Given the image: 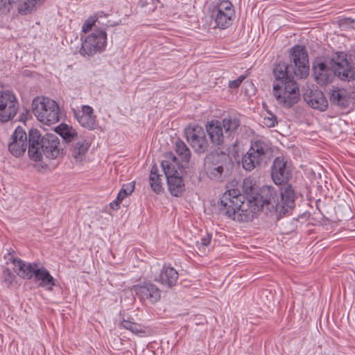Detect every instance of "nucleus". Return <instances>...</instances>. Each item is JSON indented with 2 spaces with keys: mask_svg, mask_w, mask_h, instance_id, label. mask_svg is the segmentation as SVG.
Instances as JSON below:
<instances>
[{
  "mask_svg": "<svg viewBox=\"0 0 355 355\" xmlns=\"http://www.w3.org/2000/svg\"><path fill=\"white\" fill-rule=\"evenodd\" d=\"M295 206V193L290 185L280 189V200L272 187H263L259 193L245 200L239 189L225 191L220 199V210L234 220L248 222L261 209L275 213L277 218L291 212Z\"/></svg>",
  "mask_w": 355,
  "mask_h": 355,
  "instance_id": "obj_1",
  "label": "nucleus"
},
{
  "mask_svg": "<svg viewBox=\"0 0 355 355\" xmlns=\"http://www.w3.org/2000/svg\"><path fill=\"white\" fill-rule=\"evenodd\" d=\"M313 75L318 83L325 85L333 78V75L343 81L355 80V67L347 60L343 51H337L326 62H318L313 67Z\"/></svg>",
  "mask_w": 355,
  "mask_h": 355,
  "instance_id": "obj_2",
  "label": "nucleus"
},
{
  "mask_svg": "<svg viewBox=\"0 0 355 355\" xmlns=\"http://www.w3.org/2000/svg\"><path fill=\"white\" fill-rule=\"evenodd\" d=\"M28 155L34 161L42 160L45 156L50 159H56L62 154L60 139L53 134H46L42 137L37 130H31L28 133Z\"/></svg>",
  "mask_w": 355,
  "mask_h": 355,
  "instance_id": "obj_3",
  "label": "nucleus"
},
{
  "mask_svg": "<svg viewBox=\"0 0 355 355\" xmlns=\"http://www.w3.org/2000/svg\"><path fill=\"white\" fill-rule=\"evenodd\" d=\"M272 155L270 145L262 140H256L251 144L250 148L242 159L245 170L252 171L257 166L266 165Z\"/></svg>",
  "mask_w": 355,
  "mask_h": 355,
  "instance_id": "obj_4",
  "label": "nucleus"
},
{
  "mask_svg": "<svg viewBox=\"0 0 355 355\" xmlns=\"http://www.w3.org/2000/svg\"><path fill=\"white\" fill-rule=\"evenodd\" d=\"M34 115L41 122L51 125L60 119V109L57 103L47 97L37 96L32 102Z\"/></svg>",
  "mask_w": 355,
  "mask_h": 355,
  "instance_id": "obj_5",
  "label": "nucleus"
},
{
  "mask_svg": "<svg viewBox=\"0 0 355 355\" xmlns=\"http://www.w3.org/2000/svg\"><path fill=\"white\" fill-rule=\"evenodd\" d=\"M273 95L279 105L290 108L300 99L298 85L295 80H282L274 83Z\"/></svg>",
  "mask_w": 355,
  "mask_h": 355,
  "instance_id": "obj_6",
  "label": "nucleus"
},
{
  "mask_svg": "<svg viewBox=\"0 0 355 355\" xmlns=\"http://www.w3.org/2000/svg\"><path fill=\"white\" fill-rule=\"evenodd\" d=\"M229 162V156L223 152H211L204 159V170L212 180L220 182L224 168Z\"/></svg>",
  "mask_w": 355,
  "mask_h": 355,
  "instance_id": "obj_7",
  "label": "nucleus"
},
{
  "mask_svg": "<svg viewBox=\"0 0 355 355\" xmlns=\"http://www.w3.org/2000/svg\"><path fill=\"white\" fill-rule=\"evenodd\" d=\"M107 44V33L104 29L94 28L82 43L80 54L84 57H92L103 52Z\"/></svg>",
  "mask_w": 355,
  "mask_h": 355,
  "instance_id": "obj_8",
  "label": "nucleus"
},
{
  "mask_svg": "<svg viewBox=\"0 0 355 355\" xmlns=\"http://www.w3.org/2000/svg\"><path fill=\"white\" fill-rule=\"evenodd\" d=\"M293 75L299 78H304L309 75V61L307 51L302 45H295L289 52Z\"/></svg>",
  "mask_w": 355,
  "mask_h": 355,
  "instance_id": "obj_9",
  "label": "nucleus"
},
{
  "mask_svg": "<svg viewBox=\"0 0 355 355\" xmlns=\"http://www.w3.org/2000/svg\"><path fill=\"white\" fill-rule=\"evenodd\" d=\"M186 139L194 151L198 154L205 153L209 143L203 128L199 125H189L184 130Z\"/></svg>",
  "mask_w": 355,
  "mask_h": 355,
  "instance_id": "obj_10",
  "label": "nucleus"
},
{
  "mask_svg": "<svg viewBox=\"0 0 355 355\" xmlns=\"http://www.w3.org/2000/svg\"><path fill=\"white\" fill-rule=\"evenodd\" d=\"M19 103L13 92L5 90L0 92V121H11L17 114Z\"/></svg>",
  "mask_w": 355,
  "mask_h": 355,
  "instance_id": "obj_11",
  "label": "nucleus"
},
{
  "mask_svg": "<svg viewBox=\"0 0 355 355\" xmlns=\"http://www.w3.org/2000/svg\"><path fill=\"white\" fill-rule=\"evenodd\" d=\"M132 291L140 300L147 301L150 304L157 303L161 298V290L150 282L134 285Z\"/></svg>",
  "mask_w": 355,
  "mask_h": 355,
  "instance_id": "obj_12",
  "label": "nucleus"
},
{
  "mask_svg": "<svg viewBox=\"0 0 355 355\" xmlns=\"http://www.w3.org/2000/svg\"><path fill=\"white\" fill-rule=\"evenodd\" d=\"M72 113L78 123L88 130H94L98 127L97 116L92 107L83 105L81 110L72 108Z\"/></svg>",
  "mask_w": 355,
  "mask_h": 355,
  "instance_id": "obj_13",
  "label": "nucleus"
},
{
  "mask_svg": "<svg viewBox=\"0 0 355 355\" xmlns=\"http://www.w3.org/2000/svg\"><path fill=\"white\" fill-rule=\"evenodd\" d=\"M271 175L274 182L276 184H284L291 178V171L287 166L286 162L284 158L277 157L272 164L271 168ZM291 187L292 186L289 184Z\"/></svg>",
  "mask_w": 355,
  "mask_h": 355,
  "instance_id": "obj_14",
  "label": "nucleus"
},
{
  "mask_svg": "<svg viewBox=\"0 0 355 355\" xmlns=\"http://www.w3.org/2000/svg\"><path fill=\"white\" fill-rule=\"evenodd\" d=\"M12 141L8 145V150L12 155L19 157L27 148V135L24 130L17 127L11 136Z\"/></svg>",
  "mask_w": 355,
  "mask_h": 355,
  "instance_id": "obj_15",
  "label": "nucleus"
},
{
  "mask_svg": "<svg viewBox=\"0 0 355 355\" xmlns=\"http://www.w3.org/2000/svg\"><path fill=\"white\" fill-rule=\"evenodd\" d=\"M329 94L330 103L340 109L348 107L353 99L352 93L345 88L334 87Z\"/></svg>",
  "mask_w": 355,
  "mask_h": 355,
  "instance_id": "obj_16",
  "label": "nucleus"
},
{
  "mask_svg": "<svg viewBox=\"0 0 355 355\" xmlns=\"http://www.w3.org/2000/svg\"><path fill=\"white\" fill-rule=\"evenodd\" d=\"M205 128L211 144L220 148L223 144L225 140L221 121L211 120L207 123Z\"/></svg>",
  "mask_w": 355,
  "mask_h": 355,
  "instance_id": "obj_17",
  "label": "nucleus"
},
{
  "mask_svg": "<svg viewBox=\"0 0 355 355\" xmlns=\"http://www.w3.org/2000/svg\"><path fill=\"white\" fill-rule=\"evenodd\" d=\"M11 261L15 265V271L17 275L26 279H31L34 277L38 265L35 263H26L21 259L12 258Z\"/></svg>",
  "mask_w": 355,
  "mask_h": 355,
  "instance_id": "obj_18",
  "label": "nucleus"
},
{
  "mask_svg": "<svg viewBox=\"0 0 355 355\" xmlns=\"http://www.w3.org/2000/svg\"><path fill=\"white\" fill-rule=\"evenodd\" d=\"M307 103L313 108L324 111L328 107V101L322 92L320 90H311L304 97Z\"/></svg>",
  "mask_w": 355,
  "mask_h": 355,
  "instance_id": "obj_19",
  "label": "nucleus"
},
{
  "mask_svg": "<svg viewBox=\"0 0 355 355\" xmlns=\"http://www.w3.org/2000/svg\"><path fill=\"white\" fill-rule=\"evenodd\" d=\"M89 147L90 143L83 138L78 139L71 145L70 153L76 163L83 162Z\"/></svg>",
  "mask_w": 355,
  "mask_h": 355,
  "instance_id": "obj_20",
  "label": "nucleus"
},
{
  "mask_svg": "<svg viewBox=\"0 0 355 355\" xmlns=\"http://www.w3.org/2000/svg\"><path fill=\"white\" fill-rule=\"evenodd\" d=\"M178 277V272L174 268L164 265L160 271L157 281L163 285L171 288L176 284Z\"/></svg>",
  "mask_w": 355,
  "mask_h": 355,
  "instance_id": "obj_21",
  "label": "nucleus"
},
{
  "mask_svg": "<svg viewBox=\"0 0 355 355\" xmlns=\"http://www.w3.org/2000/svg\"><path fill=\"white\" fill-rule=\"evenodd\" d=\"M35 281L39 282V286L45 288L49 291H53V287L56 285L55 279L45 268H38L34 275Z\"/></svg>",
  "mask_w": 355,
  "mask_h": 355,
  "instance_id": "obj_22",
  "label": "nucleus"
},
{
  "mask_svg": "<svg viewBox=\"0 0 355 355\" xmlns=\"http://www.w3.org/2000/svg\"><path fill=\"white\" fill-rule=\"evenodd\" d=\"M291 69H292V64L291 66H288L285 63H279L276 64L273 69V73L276 78L275 83H280L283 80H294L293 79V71H290Z\"/></svg>",
  "mask_w": 355,
  "mask_h": 355,
  "instance_id": "obj_23",
  "label": "nucleus"
},
{
  "mask_svg": "<svg viewBox=\"0 0 355 355\" xmlns=\"http://www.w3.org/2000/svg\"><path fill=\"white\" fill-rule=\"evenodd\" d=\"M162 166L166 179L179 175L178 171V162L176 157L173 153L167 155L166 159L162 162Z\"/></svg>",
  "mask_w": 355,
  "mask_h": 355,
  "instance_id": "obj_24",
  "label": "nucleus"
},
{
  "mask_svg": "<svg viewBox=\"0 0 355 355\" xmlns=\"http://www.w3.org/2000/svg\"><path fill=\"white\" fill-rule=\"evenodd\" d=\"M44 2L45 0H24L19 4L18 12L21 15H30L35 12Z\"/></svg>",
  "mask_w": 355,
  "mask_h": 355,
  "instance_id": "obj_25",
  "label": "nucleus"
},
{
  "mask_svg": "<svg viewBox=\"0 0 355 355\" xmlns=\"http://www.w3.org/2000/svg\"><path fill=\"white\" fill-rule=\"evenodd\" d=\"M55 132L67 143L74 141L78 139L76 130L66 123H62L56 127Z\"/></svg>",
  "mask_w": 355,
  "mask_h": 355,
  "instance_id": "obj_26",
  "label": "nucleus"
},
{
  "mask_svg": "<svg viewBox=\"0 0 355 355\" xmlns=\"http://www.w3.org/2000/svg\"><path fill=\"white\" fill-rule=\"evenodd\" d=\"M170 193L176 197L180 196L185 190L182 178L178 175L167 178Z\"/></svg>",
  "mask_w": 355,
  "mask_h": 355,
  "instance_id": "obj_27",
  "label": "nucleus"
},
{
  "mask_svg": "<svg viewBox=\"0 0 355 355\" xmlns=\"http://www.w3.org/2000/svg\"><path fill=\"white\" fill-rule=\"evenodd\" d=\"M211 17L215 21L216 27L225 29L232 24L234 15L213 10Z\"/></svg>",
  "mask_w": 355,
  "mask_h": 355,
  "instance_id": "obj_28",
  "label": "nucleus"
},
{
  "mask_svg": "<svg viewBox=\"0 0 355 355\" xmlns=\"http://www.w3.org/2000/svg\"><path fill=\"white\" fill-rule=\"evenodd\" d=\"M222 126L225 129V132L230 136L234 135L241 125V121L239 118L235 116H228L221 121Z\"/></svg>",
  "mask_w": 355,
  "mask_h": 355,
  "instance_id": "obj_29",
  "label": "nucleus"
},
{
  "mask_svg": "<svg viewBox=\"0 0 355 355\" xmlns=\"http://www.w3.org/2000/svg\"><path fill=\"white\" fill-rule=\"evenodd\" d=\"M149 182L151 189L156 193H160L164 188L162 184L161 175L158 173V168L156 165L152 166L149 177Z\"/></svg>",
  "mask_w": 355,
  "mask_h": 355,
  "instance_id": "obj_30",
  "label": "nucleus"
},
{
  "mask_svg": "<svg viewBox=\"0 0 355 355\" xmlns=\"http://www.w3.org/2000/svg\"><path fill=\"white\" fill-rule=\"evenodd\" d=\"M121 326L139 336H144L146 334V328L144 326L133 322L123 320L121 322Z\"/></svg>",
  "mask_w": 355,
  "mask_h": 355,
  "instance_id": "obj_31",
  "label": "nucleus"
},
{
  "mask_svg": "<svg viewBox=\"0 0 355 355\" xmlns=\"http://www.w3.org/2000/svg\"><path fill=\"white\" fill-rule=\"evenodd\" d=\"M175 152L183 162H188L189 161L191 158V151L183 141L178 140L176 141Z\"/></svg>",
  "mask_w": 355,
  "mask_h": 355,
  "instance_id": "obj_32",
  "label": "nucleus"
},
{
  "mask_svg": "<svg viewBox=\"0 0 355 355\" xmlns=\"http://www.w3.org/2000/svg\"><path fill=\"white\" fill-rule=\"evenodd\" d=\"M213 10L232 15H235L234 6L229 0H220Z\"/></svg>",
  "mask_w": 355,
  "mask_h": 355,
  "instance_id": "obj_33",
  "label": "nucleus"
},
{
  "mask_svg": "<svg viewBox=\"0 0 355 355\" xmlns=\"http://www.w3.org/2000/svg\"><path fill=\"white\" fill-rule=\"evenodd\" d=\"M98 21V17L94 15L89 17L83 24L82 31L85 33H87L92 30V28H96V23Z\"/></svg>",
  "mask_w": 355,
  "mask_h": 355,
  "instance_id": "obj_34",
  "label": "nucleus"
},
{
  "mask_svg": "<svg viewBox=\"0 0 355 355\" xmlns=\"http://www.w3.org/2000/svg\"><path fill=\"white\" fill-rule=\"evenodd\" d=\"M2 279L8 287H10L15 281V276L11 272L8 268L3 270Z\"/></svg>",
  "mask_w": 355,
  "mask_h": 355,
  "instance_id": "obj_35",
  "label": "nucleus"
},
{
  "mask_svg": "<svg viewBox=\"0 0 355 355\" xmlns=\"http://www.w3.org/2000/svg\"><path fill=\"white\" fill-rule=\"evenodd\" d=\"M13 4L15 3L11 2V0H0V10L4 14L8 13Z\"/></svg>",
  "mask_w": 355,
  "mask_h": 355,
  "instance_id": "obj_36",
  "label": "nucleus"
},
{
  "mask_svg": "<svg viewBox=\"0 0 355 355\" xmlns=\"http://www.w3.org/2000/svg\"><path fill=\"white\" fill-rule=\"evenodd\" d=\"M253 185H254L253 180L251 178H245L243 182L244 191L246 193H251L253 190Z\"/></svg>",
  "mask_w": 355,
  "mask_h": 355,
  "instance_id": "obj_37",
  "label": "nucleus"
},
{
  "mask_svg": "<svg viewBox=\"0 0 355 355\" xmlns=\"http://www.w3.org/2000/svg\"><path fill=\"white\" fill-rule=\"evenodd\" d=\"M135 182H131L127 184H124L122 186V188L121 190L123 191L125 193H127L128 195L130 196L132 192L135 190Z\"/></svg>",
  "mask_w": 355,
  "mask_h": 355,
  "instance_id": "obj_38",
  "label": "nucleus"
},
{
  "mask_svg": "<svg viewBox=\"0 0 355 355\" xmlns=\"http://www.w3.org/2000/svg\"><path fill=\"white\" fill-rule=\"evenodd\" d=\"M245 77L244 76H240L237 79L231 80L229 82V87L231 89L238 88L242 82L244 80Z\"/></svg>",
  "mask_w": 355,
  "mask_h": 355,
  "instance_id": "obj_39",
  "label": "nucleus"
},
{
  "mask_svg": "<svg viewBox=\"0 0 355 355\" xmlns=\"http://www.w3.org/2000/svg\"><path fill=\"white\" fill-rule=\"evenodd\" d=\"M211 240V234H207L206 236L201 239V245L207 246L210 244Z\"/></svg>",
  "mask_w": 355,
  "mask_h": 355,
  "instance_id": "obj_40",
  "label": "nucleus"
},
{
  "mask_svg": "<svg viewBox=\"0 0 355 355\" xmlns=\"http://www.w3.org/2000/svg\"><path fill=\"white\" fill-rule=\"evenodd\" d=\"M265 121H266V124L269 127H274L277 123V119L275 117V116H272V117L271 118H265Z\"/></svg>",
  "mask_w": 355,
  "mask_h": 355,
  "instance_id": "obj_41",
  "label": "nucleus"
},
{
  "mask_svg": "<svg viewBox=\"0 0 355 355\" xmlns=\"http://www.w3.org/2000/svg\"><path fill=\"white\" fill-rule=\"evenodd\" d=\"M121 203V202L118 200L117 198H116L114 200L110 203V207L114 210H117L119 209Z\"/></svg>",
  "mask_w": 355,
  "mask_h": 355,
  "instance_id": "obj_42",
  "label": "nucleus"
},
{
  "mask_svg": "<svg viewBox=\"0 0 355 355\" xmlns=\"http://www.w3.org/2000/svg\"><path fill=\"white\" fill-rule=\"evenodd\" d=\"M128 196H129V195H128L127 193H125V192H123V191L120 190V191L119 192V193L117 195L116 198L118 199V200H119L121 202Z\"/></svg>",
  "mask_w": 355,
  "mask_h": 355,
  "instance_id": "obj_43",
  "label": "nucleus"
},
{
  "mask_svg": "<svg viewBox=\"0 0 355 355\" xmlns=\"http://www.w3.org/2000/svg\"><path fill=\"white\" fill-rule=\"evenodd\" d=\"M19 0H11V2L16 3Z\"/></svg>",
  "mask_w": 355,
  "mask_h": 355,
  "instance_id": "obj_44",
  "label": "nucleus"
}]
</instances>
